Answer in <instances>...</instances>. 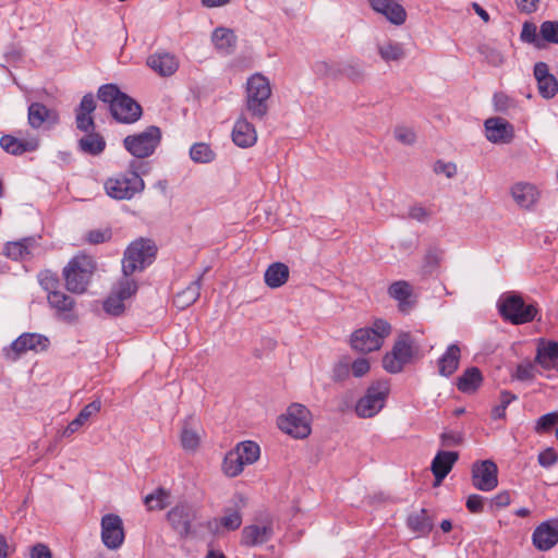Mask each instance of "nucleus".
Returning a JSON list of instances; mask_svg holds the SVG:
<instances>
[{
  "label": "nucleus",
  "instance_id": "1",
  "mask_svg": "<svg viewBox=\"0 0 558 558\" xmlns=\"http://www.w3.org/2000/svg\"><path fill=\"white\" fill-rule=\"evenodd\" d=\"M420 354V344L408 331H401L392 349L383 356V367L390 374H399Z\"/></svg>",
  "mask_w": 558,
  "mask_h": 558
},
{
  "label": "nucleus",
  "instance_id": "2",
  "mask_svg": "<svg viewBox=\"0 0 558 558\" xmlns=\"http://www.w3.org/2000/svg\"><path fill=\"white\" fill-rule=\"evenodd\" d=\"M390 332L391 325L387 320L375 319L371 327L360 328L351 335V348L361 353L378 351Z\"/></svg>",
  "mask_w": 558,
  "mask_h": 558
},
{
  "label": "nucleus",
  "instance_id": "3",
  "mask_svg": "<svg viewBox=\"0 0 558 558\" xmlns=\"http://www.w3.org/2000/svg\"><path fill=\"white\" fill-rule=\"evenodd\" d=\"M144 187L145 183L136 172L135 161L131 162L129 171L109 178L105 182L107 194L119 201L133 198L136 194L143 192Z\"/></svg>",
  "mask_w": 558,
  "mask_h": 558
},
{
  "label": "nucleus",
  "instance_id": "4",
  "mask_svg": "<svg viewBox=\"0 0 558 558\" xmlns=\"http://www.w3.org/2000/svg\"><path fill=\"white\" fill-rule=\"evenodd\" d=\"M497 307L501 317L513 325L533 322L538 313L535 304H526L523 298L515 293L502 294Z\"/></svg>",
  "mask_w": 558,
  "mask_h": 558
},
{
  "label": "nucleus",
  "instance_id": "5",
  "mask_svg": "<svg viewBox=\"0 0 558 558\" xmlns=\"http://www.w3.org/2000/svg\"><path fill=\"white\" fill-rule=\"evenodd\" d=\"M95 270V263L86 255L75 256L63 269L66 289L72 293H84Z\"/></svg>",
  "mask_w": 558,
  "mask_h": 558
},
{
  "label": "nucleus",
  "instance_id": "6",
  "mask_svg": "<svg viewBox=\"0 0 558 558\" xmlns=\"http://www.w3.org/2000/svg\"><path fill=\"white\" fill-rule=\"evenodd\" d=\"M156 255V246L150 240L140 239L132 242L124 252L122 271L130 277L135 271L144 270Z\"/></svg>",
  "mask_w": 558,
  "mask_h": 558
},
{
  "label": "nucleus",
  "instance_id": "7",
  "mask_svg": "<svg viewBox=\"0 0 558 558\" xmlns=\"http://www.w3.org/2000/svg\"><path fill=\"white\" fill-rule=\"evenodd\" d=\"M271 89L268 80L260 75H252L246 83V108L253 118L262 119L268 111Z\"/></svg>",
  "mask_w": 558,
  "mask_h": 558
},
{
  "label": "nucleus",
  "instance_id": "8",
  "mask_svg": "<svg viewBox=\"0 0 558 558\" xmlns=\"http://www.w3.org/2000/svg\"><path fill=\"white\" fill-rule=\"evenodd\" d=\"M281 432L295 439H305L312 433L311 411L301 403H292L281 415Z\"/></svg>",
  "mask_w": 558,
  "mask_h": 558
},
{
  "label": "nucleus",
  "instance_id": "9",
  "mask_svg": "<svg viewBox=\"0 0 558 558\" xmlns=\"http://www.w3.org/2000/svg\"><path fill=\"white\" fill-rule=\"evenodd\" d=\"M160 138L159 128L151 125L141 133L128 135L123 140V145L134 157L146 158L155 151Z\"/></svg>",
  "mask_w": 558,
  "mask_h": 558
},
{
  "label": "nucleus",
  "instance_id": "10",
  "mask_svg": "<svg viewBox=\"0 0 558 558\" xmlns=\"http://www.w3.org/2000/svg\"><path fill=\"white\" fill-rule=\"evenodd\" d=\"M389 387L386 381H376L372 384L365 395L359 399L355 405V412L360 417H373L385 405Z\"/></svg>",
  "mask_w": 558,
  "mask_h": 558
},
{
  "label": "nucleus",
  "instance_id": "11",
  "mask_svg": "<svg viewBox=\"0 0 558 558\" xmlns=\"http://www.w3.org/2000/svg\"><path fill=\"white\" fill-rule=\"evenodd\" d=\"M49 344V339L44 335L24 332L11 343L10 348L5 350V354L9 359L15 361L27 351L44 352L48 349Z\"/></svg>",
  "mask_w": 558,
  "mask_h": 558
},
{
  "label": "nucleus",
  "instance_id": "12",
  "mask_svg": "<svg viewBox=\"0 0 558 558\" xmlns=\"http://www.w3.org/2000/svg\"><path fill=\"white\" fill-rule=\"evenodd\" d=\"M472 484L482 492H490L498 485V468L492 460H483L472 465Z\"/></svg>",
  "mask_w": 558,
  "mask_h": 558
},
{
  "label": "nucleus",
  "instance_id": "13",
  "mask_svg": "<svg viewBox=\"0 0 558 558\" xmlns=\"http://www.w3.org/2000/svg\"><path fill=\"white\" fill-rule=\"evenodd\" d=\"M101 541L109 549H118L124 542V529L122 519L114 513L105 514L101 518Z\"/></svg>",
  "mask_w": 558,
  "mask_h": 558
},
{
  "label": "nucleus",
  "instance_id": "14",
  "mask_svg": "<svg viewBox=\"0 0 558 558\" xmlns=\"http://www.w3.org/2000/svg\"><path fill=\"white\" fill-rule=\"evenodd\" d=\"M59 113L41 102H32L27 110V121L32 129H51L59 123Z\"/></svg>",
  "mask_w": 558,
  "mask_h": 558
},
{
  "label": "nucleus",
  "instance_id": "15",
  "mask_svg": "<svg viewBox=\"0 0 558 558\" xmlns=\"http://www.w3.org/2000/svg\"><path fill=\"white\" fill-rule=\"evenodd\" d=\"M533 75L542 98L549 100L558 94V80L549 72L547 63L539 61L534 64Z\"/></svg>",
  "mask_w": 558,
  "mask_h": 558
},
{
  "label": "nucleus",
  "instance_id": "16",
  "mask_svg": "<svg viewBox=\"0 0 558 558\" xmlns=\"http://www.w3.org/2000/svg\"><path fill=\"white\" fill-rule=\"evenodd\" d=\"M110 112L118 122L133 123L141 118L142 107L134 99L122 93Z\"/></svg>",
  "mask_w": 558,
  "mask_h": 558
},
{
  "label": "nucleus",
  "instance_id": "17",
  "mask_svg": "<svg viewBox=\"0 0 558 558\" xmlns=\"http://www.w3.org/2000/svg\"><path fill=\"white\" fill-rule=\"evenodd\" d=\"M167 518L172 529L181 537H186L191 533L195 511L191 506L178 505L168 512Z\"/></svg>",
  "mask_w": 558,
  "mask_h": 558
},
{
  "label": "nucleus",
  "instance_id": "18",
  "mask_svg": "<svg viewBox=\"0 0 558 558\" xmlns=\"http://www.w3.org/2000/svg\"><path fill=\"white\" fill-rule=\"evenodd\" d=\"M372 10L384 15L393 25H402L407 20V11L399 0H367Z\"/></svg>",
  "mask_w": 558,
  "mask_h": 558
},
{
  "label": "nucleus",
  "instance_id": "19",
  "mask_svg": "<svg viewBox=\"0 0 558 558\" xmlns=\"http://www.w3.org/2000/svg\"><path fill=\"white\" fill-rule=\"evenodd\" d=\"M274 535L271 522L264 521L262 523L245 526L241 533V544L247 547L260 546L268 542Z\"/></svg>",
  "mask_w": 558,
  "mask_h": 558
},
{
  "label": "nucleus",
  "instance_id": "20",
  "mask_svg": "<svg viewBox=\"0 0 558 558\" xmlns=\"http://www.w3.org/2000/svg\"><path fill=\"white\" fill-rule=\"evenodd\" d=\"M486 138L495 144L510 143L514 136L513 126L502 118H489L485 121Z\"/></svg>",
  "mask_w": 558,
  "mask_h": 558
},
{
  "label": "nucleus",
  "instance_id": "21",
  "mask_svg": "<svg viewBox=\"0 0 558 558\" xmlns=\"http://www.w3.org/2000/svg\"><path fill=\"white\" fill-rule=\"evenodd\" d=\"M247 500L242 494H236L231 499V506L225 509L220 518V525L228 531L238 530L242 524V510L246 507Z\"/></svg>",
  "mask_w": 558,
  "mask_h": 558
},
{
  "label": "nucleus",
  "instance_id": "22",
  "mask_svg": "<svg viewBox=\"0 0 558 558\" xmlns=\"http://www.w3.org/2000/svg\"><path fill=\"white\" fill-rule=\"evenodd\" d=\"M147 65L160 76H171L179 69V60L172 53L157 51L147 58Z\"/></svg>",
  "mask_w": 558,
  "mask_h": 558
},
{
  "label": "nucleus",
  "instance_id": "23",
  "mask_svg": "<svg viewBox=\"0 0 558 558\" xmlns=\"http://www.w3.org/2000/svg\"><path fill=\"white\" fill-rule=\"evenodd\" d=\"M96 109V101L92 94L83 96L78 107L75 109L76 128L83 132L93 131L95 128L93 112Z\"/></svg>",
  "mask_w": 558,
  "mask_h": 558
},
{
  "label": "nucleus",
  "instance_id": "24",
  "mask_svg": "<svg viewBox=\"0 0 558 558\" xmlns=\"http://www.w3.org/2000/svg\"><path fill=\"white\" fill-rule=\"evenodd\" d=\"M532 539L537 549L549 550L558 543V525L551 522L541 523L534 530Z\"/></svg>",
  "mask_w": 558,
  "mask_h": 558
},
{
  "label": "nucleus",
  "instance_id": "25",
  "mask_svg": "<svg viewBox=\"0 0 558 558\" xmlns=\"http://www.w3.org/2000/svg\"><path fill=\"white\" fill-rule=\"evenodd\" d=\"M458 459L459 453L457 451L440 450L437 452L432 461V472L435 476L436 485H439L444 481Z\"/></svg>",
  "mask_w": 558,
  "mask_h": 558
},
{
  "label": "nucleus",
  "instance_id": "26",
  "mask_svg": "<svg viewBox=\"0 0 558 558\" xmlns=\"http://www.w3.org/2000/svg\"><path fill=\"white\" fill-rule=\"evenodd\" d=\"M388 294L398 302L400 312L407 314L413 308L412 287L408 281L399 280L391 283L388 288Z\"/></svg>",
  "mask_w": 558,
  "mask_h": 558
},
{
  "label": "nucleus",
  "instance_id": "27",
  "mask_svg": "<svg viewBox=\"0 0 558 558\" xmlns=\"http://www.w3.org/2000/svg\"><path fill=\"white\" fill-rule=\"evenodd\" d=\"M0 146L7 153L19 156L26 151L36 150L38 148V140L36 137L23 140L12 135H3L0 138Z\"/></svg>",
  "mask_w": 558,
  "mask_h": 558
},
{
  "label": "nucleus",
  "instance_id": "28",
  "mask_svg": "<svg viewBox=\"0 0 558 558\" xmlns=\"http://www.w3.org/2000/svg\"><path fill=\"white\" fill-rule=\"evenodd\" d=\"M257 135L254 126L245 119L239 118L232 130V141L239 147H251L256 143Z\"/></svg>",
  "mask_w": 558,
  "mask_h": 558
},
{
  "label": "nucleus",
  "instance_id": "29",
  "mask_svg": "<svg viewBox=\"0 0 558 558\" xmlns=\"http://www.w3.org/2000/svg\"><path fill=\"white\" fill-rule=\"evenodd\" d=\"M511 195L518 206L527 209L537 202L539 193L535 185L518 182L512 185Z\"/></svg>",
  "mask_w": 558,
  "mask_h": 558
},
{
  "label": "nucleus",
  "instance_id": "30",
  "mask_svg": "<svg viewBox=\"0 0 558 558\" xmlns=\"http://www.w3.org/2000/svg\"><path fill=\"white\" fill-rule=\"evenodd\" d=\"M208 270L206 268L194 281H192L185 289L179 291L174 299L173 303L174 305L184 310L192 304H194L199 295H201V288H202V280L204 274Z\"/></svg>",
  "mask_w": 558,
  "mask_h": 558
},
{
  "label": "nucleus",
  "instance_id": "31",
  "mask_svg": "<svg viewBox=\"0 0 558 558\" xmlns=\"http://www.w3.org/2000/svg\"><path fill=\"white\" fill-rule=\"evenodd\" d=\"M461 350L457 343L447 347L444 354L438 359V373L444 377L451 376L459 367Z\"/></svg>",
  "mask_w": 558,
  "mask_h": 558
},
{
  "label": "nucleus",
  "instance_id": "32",
  "mask_svg": "<svg viewBox=\"0 0 558 558\" xmlns=\"http://www.w3.org/2000/svg\"><path fill=\"white\" fill-rule=\"evenodd\" d=\"M101 409V402L94 400L86 404L77 414V416L71 421L62 432V437L69 438L76 433L93 415L97 414Z\"/></svg>",
  "mask_w": 558,
  "mask_h": 558
},
{
  "label": "nucleus",
  "instance_id": "33",
  "mask_svg": "<svg viewBox=\"0 0 558 558\" xmlns=\"http://www.w3.org/2000/svg\"><path fill=\"white\" fill-rule=\"evenodd\" d=\"M196 425L197 421L194 416H190L183 422L180 440L185 451H195L199 446L201 437Z\"/></svg>",
  "mask_w": 558,
  "mask_h": 558
},
{
  "label": "nucleus",
  "instance_id": "34",
  "mask_svg": "<svg viewBox=\"0 0 558 558\" xmlns=\"http://www.w3.org/2000/svg\"><path fill=\"white\" fill-rule=\"evenodd\" d=\"M483 381V376L478 367H470L457 380V388L463 393L475 392Z\"/></svg>",
  "mask_w": 558,
  "mask_h": 558
},
{
  "label": "nucleus",
  "instance_id": "35",
  "mask_svg": "<svg viewBox=\"0 0 558 558\" xmlns=\"http://www.w3.org/2000/svg\"><path fill=\"white\" fill-rule=\"evenodd\" d=\"M376 47L381 60L387 63L401 61L405 57V50L401 43L388 39L378 43Z\"/></svg>",
  "mask_w": 558,
  "mask_h": 558
},
{
  "label": "nucleus",
  "instance_id": "36",
  "mask_svg": "<svg viewBox=\"0 0 558 558\" xmlns=\"http://www.w3.org/2000/svg\"><path fill=\"white\" fill-rule=\"evenodd\" d=\"M407 524L411 531L418 535H427L433 529L432 518L424 508L411 513L407 519Z\"/></svg>",
  "mask_w": 558,
  "mask_h": 558
},
{
  "label": "nucleus",
  "instance_id": "37",
  "mask_svg": "<svg viewBox=\"0 0 558 558\" xmlns=\"http://www.w3.org/2000/svg\"><path fill=\"white\" fill-rule=\"evenodd\" d=\"M85 133L86 135L78 141V148L92 156L101 154L106 148L105 138L99 133L94 132V130Z\"/></svg>",
  "mask_w": 558,
  "mask_h": 558
},
{
  "label": "nucleus",
  "instance_id": "38",
  "mask_svg": "<svg viewBox=\"0 0 558 558\" xmlns=\"http://www.w3.org/2000/svg\"><path fill=\"white\" fill-rule=\"evenodd\" d=\"M558 360V342L548 341L538 345L535 362L545 369H550Z\"/></svg>",
  "mask_w": 558,
  "mask_h": 558
},
{
  "label": "nucleus",
  "instance_id": "39",
  "mask_svg": "<svg viewBox=\"0 0 558 558\" xmlns=\"http://www.w3.org/2000/svg\"><path fill=\"white\" fill-rule=\"evenodd\" d=\"M215 47L221 52L229 54L233 51L236 43V36L229 28H216L211 36Z\"/></svg>",
  "mask_w": 558,
  "mask_h": 558
},
{
  "label": "nucleus",
  "instance_id": "40",
  "mask_svg": "<svg viewBox=\"0 0 558 558\" xmlns=\"http://www.w3.org/2000/svg\"><path fill=\"white\" fill-rule=\"evenodd\" d=\"M36 244L34 238H26L15 242H9L5 245V254L12 259H25L32 254V250Z\"/></svg>",
  "mask_w": 558,
  "mask_h": 558
},
{
  "label": "nucleus",
  "instance_id": "41",
  "mask_svg": "<svg viewBox=\"0 0 558 558\" xmlns=\"http://www.w3.org/2000/svg\"><path fill=\"white\" fill-rule=\"evenodd\" d=\"M245 462L234 450L229 451L222 462V471L229 477L238 476L242 473Z\"/></svg>",
  "mask_w": 558,
  "mask_h": 558
},
{
  "label": "nucleus",
  "instance_id": "42",
  "mask_svg": "<svg viewBox=\"0 0 558 558\" xmlns=\"http://www.w3.org/2000/svg\"><path fill=\"white\" fill-rule=\"evenodd\" d=\"M245 464H253L259 458V446L251 440L240 442L234 449Z\"/></svg>",
  "mask_w": 558,
  "mask_h": 558
},
{
  "label": "nucleus",
  "instance_id": "43",
  "mask_svg": "<svg viewBox=\"0 0 558 558\" xmlns=\"http://www.w3.org/2000/svg\"><path fill=\"white\" fill-rule=\"evenodd\" d=\"M191 159L194 162L208 163L216 158L215 151L207 143H195L190 149Z\"/></svg>",
  "mask_w": 558,
  "mask_h": 558
},
{
  "label": "nucleus",
  "instance_id": "44",
  "mask_svg": "<svg viewBox=\"0 0 558 558\" xmlns=\"http://www.w3.org/2000/svg\"><path fill=\"white\" fill-rule=\"evenodd\" d=\"M47 298L50 306L58 312H69L74 306V300L59 290L48 294Z\"/></svg>",
  "mask_w": 558,
  "mask_h": 558
},
{
  "label": "nucleus",
  "instance_id": "45",
  "mask_svg": "<svg viewBox=\"0 0 558 558\" xmlns=\"http://www.w3.org/2000/svg\"><path fill=\"white\" fill-rule=\"evenodd\" d=\"M144 502L148 510H161L169 504V494L163 488H158L154 493L147 495Z\"/></svg>",
  "mask_w": 558,
  "mask_h": 558
},
{
  "label": "nucleus",
  "instance_id": "46",
  "mask_svg": "<svg viewBox=\"0 0 558 558\" xmlns=\"http://www.w3.org/2000/svg\"><path fill=\"white\" fill-rule=\"evenodd\" d=\"M520 37L524 43L532 44L538 49L543 48L541 29L537 32L536 25L532 22H525L522 25Z\"/></svg>",
  "mask_w": 558,
  "mask_h": 558
},
{
  "label": "nucleus",
  "instance_id": "47",
  "mask_svg": "<svg viewBox=\"0 0 558 558\" xmlns=\"http://www.w3.org/2000/svg\"><path fill=\"white\" fill-rule=\"evenodd\" d=\"M543 48L546 44L558 45V21H544L541 23Z\"/></svg>",
  "mask_w": 558,
  "mask_h": 558
},
{
  "label": "nucleus",
  "instance_id": "48",
  "mask_svg": "<svg viewBox=\"0 0 558 558\" xmlns=\"http://www.w3.org/2000/svg\"><path fill=\"white\" fill-rule=\"evenodd\" d=\"M121 95L122 92L113 84H105L100 86L97 93L98 99L108 104L110 110Z\"/></svg>",
  "mask_w": 558,
  "mask_h": 558
},
{
  "label": "nucleus",
  "instance_id": "49",
  "mask_svg": "<svg viewBox=\"0 0 558 558\" xmlns=\"http://www.w3.org/2000/svg\"><path fill=\"white\" fill-rule=\"evenodd\" d=\"M480 53L493 66H499L504 63L502 53L494 46L484 44L478 47Z\"/></svg>",
  "mask_w": 558,
  "mask_h": 558
},
{
  "label": "nucleus",
  "instance_id": "50",
  "mask_svg": "<svg viewBox=\"0 0 558 558\" xmlns=\"http://www.w3.org/2000/svg\"><path fill=\"white\" fill-rule=\"evenodd\" d=\"M124 310V301L114 292L104 301V311L109 315L119 316Z\"/></svg>",
  "mask_w": 558,
  "mask_h": 558
},
{
  "label": "nucleus",
  "instance_id": "51",
  "mask_svg": "<svg viewBox=\"0 0 558 558\" xmlns=\"http://www.w3.org/2000/svg\"><path fill=\"white\" fill-rule=\"evenodd\" d=\"M517 399V396L510 391L504 390L500 392V403L493 408L492 417L494 420H500L506 416V409L508 405Z\"/></svg>",
  "mask_w": 558,
  "mask_h": 558
},
{
  "label": "nucleus",
  "instance_id": "52",
  "mask_svg": "<svg viewBox=\"0 0 558 558\" xmlns=\"http://www.w3.org/2000/svg\"><path fill=\"white\" fill-rule=\"evenodd\" d=\"M38 281L48 294L57 291L60 284L58 276L50 270L40 271L38 274Z\"/></svg>",
  "mask_w": 558,
  "mask_h": 558
},
{
  "label": "nucleus",
  "instance_id": "53",
  "mask_svg": "<svg viewBox=\"0 0 558 558\" xmlns=\"http://www.w3.org/2000/svg\"><path fill=\"white\" fill-rule=\"evenodd\" d=\"M137 291V283L134 279L125 277L119 281L117 289L113 291L123 301L133 296Z\"/></svg>",
  "mask_w": 558,
  "mask_h": 558
},
{
  "label": "nucleus",
  "instance_id": "54",
  "mask_svg": "<svg viewBox=\"0 0 558 558\" xmlns=\"http://www.w3.org/2000/svg\"><path fill=\"white\" fill-rule=\"evenodd\" d=\"M558 422V412H550L542 415L535 424L534 430L537 434L548 433Z\"/></svg>",
  "mask_w": 558,
  "mask_h": 558
},
{
  "label": "nucleus",
  "instance_id": "55",
  "mask_svg": "<svg viewBox=\"0 0 558 558\" xmlns=\"http://www.w3.org/2000/svg\"><path fill=\"white\" fill-rule=\"evenodd\" d=\"M535 366L531 362H522L518 364L513 378L520 381H530L535 378Z\"/></svg>",
  "mask_w": 558,
  "mask_h": 558
},
{
  "label": "nucleus",
  "instance_id": "56",
  "mask_svg": "<svg viewBox=\"0 0 558 558\" xmlns=\"http://www.w3.org/2000/svg\"><path fill=\"white\" fill-rule=\"evenodd\" d=\"M439 438L442 447H457L463 442V434L458 430L446 429Z\"/></svg>",
  "mask_w": 558,
  "mask_h": 558
},
{
  "label": "nucleus",
  "instance_id": "57",
  "mask_svg": "<svg viewBox=\"0 0 558 558\" xmlns=\"http://www.w3.org/2000/svg\"><path fill=\"white\" fill-rule=\"evenodd\" d=\"M350 376V364L348 361L341 360L337 362L331 371V379L336 383L344 381Z\"/></svg>",
  "mask_w": 558,
  "mask_h": 558
},
{
  "label": "nucleus",
  "instance_id": "58",
  "mask_svg": "<svg viewBox=\"0 0 558 558\" xmlns=\"http://www.w3.org/2000/svg\"><path fill=\"white\" fill-rule=\"evenodd\" d=\"M395 137L404 145H412L416 141L415 132L411 128L403 125L395 129Z\"/></svg>",
  "mask_w": 558,
  "mask_h": 558
},
{
  "label": "nucleus",
  "instance_id": "59",
  "mask_svg": "<svg viewBox=\"0 0 558 558\" xmlns=\"http://www.w3.org/2000/svg\"><path fill=\"white\" fill-rule=\"evenodd\" d=\"M408 217L418 222H427L432 217V211L422 205H413L409 208Z\"/></svg>",
  "mask_w": 558,
  "mask_h": 558
},
{
  "label": "nucleus",
  "instance_id": "60",
  "mask_svg": "<svg viewBox=\"0 0 558 558\" xmlns=\"http://www.w3.org/2000/svg\"><path fill=\"white\" fill-rule=\"evenodd\" d=\"M338 71L352 81H359L363 77L362 68L355 62L343 63Z\"/></svg>",
  "mask_w": 558,
  "mask_h": 558
},
{
  "label": "nucleus",
  "instance_id": "61",
  "mask_svg": "<svg viewBox=\"0 0 558 558\" xmlns=\"http://www.w3.org/2000/svg\"><path fill=\"white\" fill-rule=\"evenodd\" d=\"M265 283L271 288H279V262L272 263L265 272Z\"/></svg>",
  "mask_w": 558,
  "mask_h": 558
},
{
  "label": "nucleus",
  "instance_id": "62",
  "mask_svg": "<svg viewBox=\"0 0 558 558\" xmlns=\"http://www.w3.org/2000/svg\"><path fill=\"white\" fill-rule=\"evenodd\" d=\"M493 102L496 111L506 112L513 106V99L505 93H496L493 97Z\"/></svg>",
  "mask_w": 558,
  "mask_h": 558
},
{
  "label": "nucleus",
  "instance_id": "63",
  "mask_svg": "<svg viewBox=\"0 0 558 558\" xmlns=\"http://www.w3.org/2000/svg\"><path fill=\"white\" fill-rule=\"evenodd\" d=\"M371 365L367 359L360 357L350 365V373L356 378L365 376L369 372Z\"/></svg>",
  "mask_w": 558,
  "mask_h": 558
},
{
  "label": "nucleus",
  "instance_id": "64",
  "mask_svg": "<svg viewBox=\"0 0 558 558\" xmlns=\"http://www.w3.org/2000/svg\"><path fill=\"white\" fill-rule=\"evenodd\" d=\"M110 238H111V231L108 230V229H106V230H100V229L90 230L86 234V240L90 244H100V243H104V242L108 241Z\"/></svg>",
  "mask_w": 558,
  "mask_h": 558
}]
</instances>
